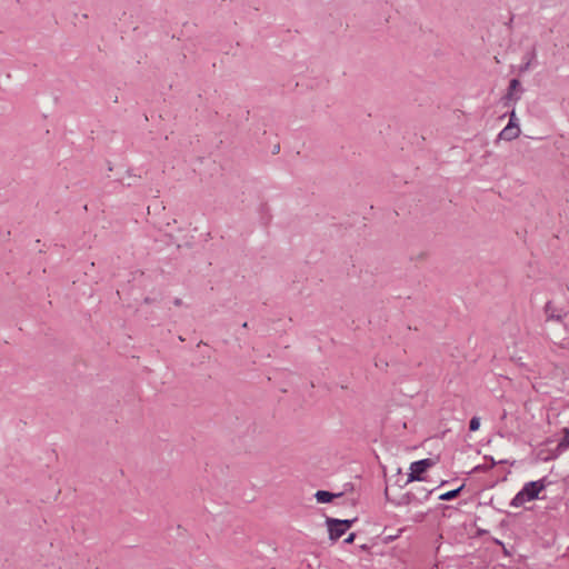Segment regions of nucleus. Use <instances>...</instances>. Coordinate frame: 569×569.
I'll list each match as a JSON object with an SVG mask.
<instances>
[{
	"mask_svg": "<svg viewBox=\"0 0 569 569\" xmlns=\"http://www.w3.org/2000/svg\"><path fill=\"white\" fill-rule=\"evenodd\" d=\"M465 487H466V485L462 483L461 486H459L458 488H456L453 490H449L447 492L441 493L438 499L442 500V501H451V500L456 499L457 497H459V495L465 489Z\"/></svg>",
	"mask_w": 569,
	"mask_h": 569,
	"instance_id": "9",
	"label": "nucleus"
},
{
	"mask_svg": "<svg viewBox=\"0 0 569 569\" xmlns=\"http://www.w3.org/2000/svg\"><path fill=\"white\" fill-rule=\"evenodd\" d=\"M242 327H243V328H247V327H248V323H247V322H243V323H242Z\"/></svg>",
	"mask_w": 569,
	"mask_h": 569,
	"instance_id": "22",
	"label": "nucleus"
},
{
	"mask_svg": "<svg viewBox=\"0 0 569 569\" xmlns=\"http://www.w3.org/2000/svg\"><path fill=\"white\" fill-rule=\"evenodd\" d=\"M448 481L443 480L441 481L440 486H445Z\"/></svg>",
	"mask_w": 569,
	"mask_h": 569,
	"instance_id": "21",
	"label": "nucleus"
},
{
	"mask_svg": "<svg viewBox=\"0 0 569 569\" xmlns=\"http://www.w3.org/2000/svg\"><path fill=\"white\" fill-rule=\"evenodd\" d=\"M433 466H435V461L430 458H425V459L411 462L410 468H409L410 472L408 473L406 485H408L412 481H423L425 480L423 473L427 472L428 469H430Z\"/></svg>",
	"mask_w": 569,
	"mask_h": 569,
	"instance_id": "2",
	"label": "nucleus"
},
{
	"mask_svg": "<svg viewBox=\"0 0 569 569\" xmlns=\"http://www.w3.org/2000/svg\"><path fill=\"white\" fill-rule=\"evenodd\" d=\"M413 501H419L421 502V499L418 498L417 493L415 492H406L405 495H402L401 497V501L399 503L401 505H409Z\"/></svg>",
	"mask_w": 569,
	"mask_h": 569,
	"instance_id": "10",
	"label": "nucleus"
},
{
	"mask_svg": "<svg viewBox=\"0 0 569 569\" xmlns=\"http://www.w3.org/2000/svg\"><path fill=\"white\" fill-rule=\"evenodd\" d=\"M523 88L519 79L513 78L509 81L507 92L502 96L501 102L505 107L511 106L520 100Z\"/></svg>",
	"mask_w": 569,
	"mask_h": 569,
	"instance_id": "3",
	"label": "nucleus"
},
{
	"mask_svg": "<svg viewBox=\"0 0 569 569\" xmlns=\"http://www.w3.org/2000/svg\"><path fill=\"white\" fill-rule=\"evenodd\" d=\"M530 66H531V61H530V60H527L526 62H523V63L519 67V72H520V73L526 72L527 70H529Z\"/></svg>",
	"mask_w": 569,
	"mask_h": 569,
	"instance_id": "14",
	"label": "nucleus"
},
{
	"mask_svg": "<svg viewBox=\"0 0 569 569\" xmlns=\"http://www.w3.org/2000/svg\"><path fill=\"white\" fill-rule=\"evenodd\" d=\"M355 538H356V533L355 532H351L345 540L343 542L349 545V543H352L355 541Z\"/></svg>",
	"mask_w": 569,
	"mask_h": 569,
	"instance_id": "16",
	"label": "nucleus"
},
{
	"mask_svg": "<svg viewBox=\"0 0 569 569\" xmlns=\"http://www.w3.org/2000/svg\"><path fill=\"white\" fill-rule=\"evenodd\" d=\"M361 549H362V550H367V549H368L367 545H362V546H361Z\"/></svg>",
	"mask_w": 569,
	"mask_h": 569,
	"instance_id": "20",
	"label": "nucleus"
},
{
	"mask_svg": "<svg viewBox=\"0 0 569 569\" xmlns=\"http://www.w3.org/2000/svg\"><path fill=\"white\" fill-rule=\"evenodd\" d=\"M173 305H174V306H177V307H179V306H181V305H182V300H181L180 298H176V299L173 300Z\"/></svg>",
	"mask_w": 569,
	"mask_h": 569,
	"instance_id": "18",
	"label": "nucleus"
},
{
	"mask_svg": "<svg viewBox=\"0 0 569 569\" xmlns=\"http://www.w3.org/2000/svg\"><path fill=\"white\" fill-rule=\"evenodd\" d=\"M509 122H517L518 123V118H517L515 109H512L510 111V113H509Z\"/></svg>",
	"mask_w": 569,
	"mask_h": 569,
	"instance_id": "15",
	"label": "nucleus"
},
{
	"mask_svg": "<svg viewBox=\"0 0 569 569\" xmlns=\"http://www.w3.org/2000/svg\"><path fill=\"white\" fill-rule=\"evenodd\" d=\"M480 427V418L475 416L469 421V431L475 432Z\"/></svg>",
	"mask_w": 569,
	"mask_h": 569,
	"instance_id": "12",
	"label": "nucleus"
},
{
	"mask_svg": "<svg viewBox=\"0 0 569 569\" xmlns=\"http://www.w3.org/2000/svg\"><path fill=\"white\" fill-rule=\"evenodd\" d=\"M548 483L549 482L547 480V477H543L536 481L526 482L523 487L511 499L509 505L513 508H520L526 502L540 499V493L547 488Z\"/></svg>",
	"mask_w": 569,
	"mask_h": 569,
	"instance_id": "1",
	"label": "nucleus"
},
{
	"mask_svg": "<svg viewBox=\"0 0 569 569\" xmlns=\"http://www.w3.org/2000/svg\"><path fill=\"white\" fill-rule=\"evenodd\" d=\"M520 134L519 123L508 122V124L500 131L499 138L506 141H511Z\"/></svg>",
	"mask_w": 569,
	"mask_h": 569,
	"instance_id": "5",
	"label": "nucleus"
},
{
	"mask_svg": "<svg viewBox=\"0 0 569 569\" xmlns=\"http://www.w3.org/2000/svg\"><path fill=\"white\" fill-rule=\"evenodd\" d=\"M525 58H526L527 60L532 61V59H535V58H536V51H535V50H532L531 52H528V53L525 56Z\"/></svg>",
	"mask_w": 569,
	"mask_h": 569,
	"instance_id": "17",
	"label": "nucleus"
},
{
	"mask_svg": "<svg viewBox=\"0 0 569 569\" xmlns=\"http://www.w3.org/2000/svg\"><path fill=\"white\" fill-rule=\"evenodd\" d=\"M337 521V518L327 517L326 518V526L329 533V539L331 541H337L339 538H341L347 531L343 527L335 526L331 522Z\"/></svg>",
	"mask_w": 569,
	"mask_h": 569,
	"instance_id": "6",
	"label": "nucleus"
},
{
	"mask_svg": "<svg viewBox=\"0 0 569 569\" xmlns=\"http://www.w3.org/2000/svg\"><path fill=\"white\" fill-rule=\"evenodd\" d=\"M562 433L563 436L558 445L550 450L548 459L555 460L569 449V428H563Z\"/></svg>",
	"mask_w": 569,
	"mask_h": 569,
	"instance_id": "4",
	"label": "nucleus"
},
{
	"mask_svg": "<svg viewBox=\"0 0 569 569\" xmlns=\"http://www.w3.org/2000/svg\"><path fill=\"white\" fill-rule=\"evenodd\" d=\"M343 495V492L333 493L327 490H318L315 495V498L317 499V502L319 503H329L335 498H339Z\"/></svg>",
	"mask_w": 569,
	"mask_h": 569,
	"instance_id": "8",
	"label": "nucleus"
},
{
	"mask_svg": "<svg viewBox=\"0 0 569 569\" xmlns=\"http://www.w3.org/2000/svg\"><path fill=\"white\" fill-rule=\"evenodd\" d=\"M545 315L547 320H555L561 322L566 316L562 310H558L555 308L551 301H548L545 306Z\"/></svg>",
	"mask_w": 569,
	"mask_h": 569,
	"instance_id": "7",
	"label": "nucleus"
},
{
	"mask_svg": "<svg viewBox=\"0 0 569 569\" xmlns=\"http://www.w3.org/2000/svg\"><path fill=\"white\" fill-rule=\"evenodd\" d=\"M356 521H357V518L343 519V520L337 519V521H332L331 523L335 526L343 527L346 529V531H348L353 526V523Z\"/></svg>",
	"mask_w": 569,
	"mask_h": 569,
	"instance_id": "11",
	"label": "nucleus"
},
{
	"mask_svg": "<svg viewBox=\"0 0 569 569\" xmlns=\"http://www.w3.org/2000/svg\"><path fill=\"white\" fill-rule=\"evenodd\" d=\"M433 489L418 488V492L423 493L422 500H427L429 496L432 493Z\"/></svg>",
	"mask_w": 569,
	"mask_h": 569,
	"instance_id": "13",
	"label": "nucleus"
},
{
	"mask_svg": "<svg viewBox=\"0 0 569 569\" xmlns=\"http://www.w3.org/2000/svg\"><path fill=\"white\" fill-rule=\"evenodd\" d=\"M279 150H280V147L277 146L276 148H273V153L279 152Z\"/></svg>",
	"mask_w": 569,
	"mask_h": 569,
	"instance_id": "19",
	"label": "nucleus"
}]
</instances>
